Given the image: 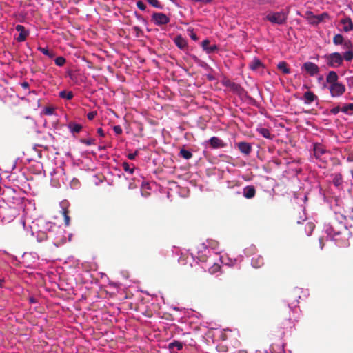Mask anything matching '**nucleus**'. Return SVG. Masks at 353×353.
<instances>
[{
    "instance_id": "nucleus-34",
    "label": "nucleus",
    "mask_w": 353,
    "mask_h": 353,
    "mask_svg": "<svg viewBox=\"0 0 353 353\" xmlns=\"http://www.w3.org/2000/svg\"><path fill=\"white\" fill-rule=\"evenodd\" d=\"M132 30L134 32L137 37H141L143 36V32L139 27L134 26Z\"/></svg>"
},
{
    "instance_id": "nucleus-21",
    "label": "nucleus",
    "mask_w": 353,
    "mask_h": 353,
    "mask_svg": "<svg viewBox=\"0 0 353 353\" xmlns=\"http://www.w3.org/2000/svg\"><path fill=\"white\" fill-rule=\"evenodd\" d=\"M70 132L73 134L79 133L82 130V125L74 122H70L68 125Z\"/></svg>"
},
{
    "instance_id": "nucleus-18",
    "label": "nucleus",
    "mask_w": 353,
    "mask_h": 353,
    "mask_svg": "<svg viewBox=\"0 0 353 353\" xmlns=\"http://www.w3.org/2000/svg\"><path fill=\"white\" fill-rule=\"evenodd\" d=\"M225 85L227 87L230 88L232 91L238 92V93L241 92V91L243 90V88H241V86L239 84L232 82V81H230L229 80H228L225 82Z\"/></svg>"
},
{
    "instance_id": "nucleus-47",
    "label": "nucleus",
    "mask_w": 353,
    "mask_h": 353,
    "mask_svg": "<svg viewBox=\"0 0 353 353\" xmlns=\"http://www.w3.org/2000/svg\"><path fill=\"white\" fill-rule=\"evenodd\" d=\"M52 112H53V109H52V108H46V109L45 110V113H46V114L50 115V114H52Z\"/></svg>"
},
{
    "instance_id": "nucleus-54",
    "label": "nucleus",
    "mask_w": 353,
    "mask_h": 353,
    "mask_svg": "<svg viewBox=\"0 0 353 353\" xmlns=\"http://www.w3.org/2000/svg\"><path fill=\"white\" fill-rule=\"evenodd\" d=\"M320 244H321V248L322 249L323 247V245L322 244V239H319Z\"/></svg>"
},
{
    "instance_id": "nucleus-8",
    "label": "nucleus",
    "mask_w": 353,
    "mask_h": 353,
    "mask_svg": "<svg viewBox=\"0 0 353 353\" xmlns=\"http://www.w3.org/2000/svg\"><path fill=\"white\" fill-rule=\"evenodd\" d=\"M15 29L17 31L19 32V35L15 38V39L18 42L24 41L29 35V32L26 30L23 26L19 24L16 26Z\"/></svg>"
},
{
    "instance_id": "nucleus-5",
    "label": "nucleus",
    "mask_w": 353,
    "mask_h": 353,
    "mask_svg": "<svg viewBox=\"0 0 353 353\" xmlns=\"http://www.w3.org/2000/svg\"><path fill=\"white\" fill-rule=\"evenodd\" d=\"M329 90L332 97H339L345 92V87L343 83L338 82L330 85Z\"/></svg>"
},
{
    "instance_id": "nucleus-11",
    "label": "nucleus",
    "mask_w": 353,
    "mask_h": 353,
    "mask_svg": "<svg viewBox=\"0 0 353 353\" xmlns=\"http://www.w3.org/2000/svg\"><path fill=\"white\" fill-rule=\"evenodd\" d=\"M237 147L239 151L245 155H248L250 154L252 151L251 145L245 141L239 142L237 143Z\"/></svg>"
},
{
    "instance_id": "nucleus-52",
    "label": "nucleus",
    "mask_w": 353,
    "mask_h": 353,
    "mask_svg": "<svg viewBox=\"0 0 353 353\" xmlns=\"http://www.w3.org/2000/svg\"><path fill=\"white\" fill-rule=\"evenodd\" d=\"M341 228H342V229H343L344 231H346V230H347V228H346L344 225H343V224H341Z\"/></svg>"
},
{
    "instance_id": "nucleus-16",
    "label": "nucleus",
    "mask_w": 353,
    "mask_h": 353,
    "mask_svg": "<svg viewBox=\"0 0 353 353\" xmlns=\"http://www.w3.org/2000/svg\"><path fill=\"white\" fill-rule=\"evenodd\" d=\"M252 265L255 268H259L264 265V259L261 256L257 255L252 259Z\"/></svg>"
},
{
    "instance_id": "nucleus-28",
    "label": "nucleus",
    "mask_w": 353,
    "mask_h": 353,
    "mask_svg": "<svg viewBox=\"0 0 353 353\" xmlns=\"http://www.w3.org/2000/svg\"><path fill=\"white\" fill-rule=\"evenodd\" d=\"M341 112L352 114L353 113V103H348L341 108Z\"/></svg>"
},
{
    "instance_id": "nucleus-53",
    "label": "nucleus",
    "mask_w": 353,
    "mask_h": 353,
    "mask_svg": "<svg viewBox=\"0 0 353 353\" xmlns=\"http://www.w3.org/2000/svg\"><path fill=\"white\" fill-rule=\"evenodd\" d=\"M3 281H4V280H3V279H0V287H1V288H2V287H3V285H2V283H3Z\"/></svg>"
},
{
    "instance_id": "nucleus-20",
    "label": "nucleus",
    "mask_w": 353,
    "mask_h": 353,
    "mask_svg": "<svg viewBox=\"0 0 353 353\" xmlns=\"http://www.w3.org/2000/svg\"><path fill=\"white\" fill-rule=\"evenodd\" d=\"M263 66L262 62L259 59H254L251 62L249 63V68L252 70H256L259 69L260 68H262Z\"/></svg>"
},
{
    "instance_id": "nucleus-49",
    "label": "nucleus",
    "mask_w": 353,
    "mask_h": 353,
    "mask_svg": "<svg viewBox=\"0 0 353 353\" xmlns=\"http://www.w3.org/2000/svg\"><path fill=\"white\" fill-rule=\"evenodd\" d=\"M340 179H337V178H335V179H334V184H335L336 185H339L341 183V182H340Z\"/></svg>"
},
{
    "instance_id": "nucleus-50",
    "label": "nucleus",
    "mask_w": 353,
    "mask_h": 353,
    "mask_svg": "<svg viewBox=\"0 0 353 353\" xmlns=\"http://www.w3.org/2000/svg\"><path fill=\"white\" fill-rule=\"evenodd\" d=\"M135 14L138 19H140V20L143 19V18L141 17V15L137 14V12H135Z\"/></svg>"
},
{
    "instance_id": "nucleus-39",
    "label": "nucleus",
    "mask_w": 353,
    "mask_h": 353,
    "mask_svg": "<svg viewBox=\"0 0 353 353\" xmlns=\"http://www.w3.org/2000/svg\"><path fill=\"white\" fill-rule=\"evenodd\" d=\"M113 130L117 134H121L123 132L122 128L120 125H114Z\"/></svg>"
},
{
    "instance_id": "nucleus-17",
    "label": "nucleus",
    "mask_w": 353,
    "mask_h": 353,
    "mask_svg": "<svg viewBox=\"0 0 353 353\" xmlns=\"http://www.w3.org/2000/svg\"><path fill=\"white\" fill-rule=\"evenodd\" d=\"M338 74L335 71H330L326 77V81L332 85L333 83H338Z\"/></svg>"
},
{
    "instance_id": "nucleus-27",
    "label": "nucleus",
    "mask_w": 353,
    "mask_h": 353,
    "mask_svg": "<svg viewBox=\"0 0 353 353\" xmlns=\"http://www.w3.org/2000/svg\"><path fill=\"white\" fill-rule=\"evenodd\" d=\"M179 156L186 160H188L192 157V154L191 152H190L184 148H182V149H181V150L179 152Z\"/></svg>"
},
{
    "instance_id": "nucleus-24",
    "label": "nucleus",
    "mask_w": 353,
    "mask_h": 353,
    "mask_svg": "<svg viewBox=\"0 0 353 353\" xmlns=\"http://www.w3.org/2000/svg\"><path fill=\"white\" fill-rule=\"evenodd\" d=\"M343 50H345L346 51L344 52L343 55L342 56L343 59L347 61H351L353 59L352 46L349 48H343Z\"/></svg>"
},
{
    "instance_id": "nucleus-9",
    "label": "nucleus",
    "mask_w": 353,
    "mask_h": 353,
    "mask_svg": "<svg viewBox=\"0 0 353 353\" xmlns=\"http://www.w3.org/2000/svg\"><path fill=\"white\" fill-rule=\"evenodd\" d=\"M307 14L310 15L309 17V21L312 24H319V23L324 21L325 19L328 18V14L323 12L319 15H314L312 12H307Z\"/></svg>"
},
{
    "instance_id": "nucleus-56",
    "label": "nucleus",
    "mask_w": 353,
    "mask_h": 353,
    "mask_svg": "<svg viewBox=\"0 0 353 353\" xmlns=\"http://www.w3.org/2000/svg\"><path fill=\"white\" fill-rule=\"evenodd\" d=\"M196 1H202L203 0H196Z\"/></svg>"
},
{
    "instance_id": "nucleus-36",
    "label": "nucleus",
    "mask_w": 353,
    "mask_h": 353,
    "mask_svg": "<svg viewBox=\"0 0 353 353\" xmlns=\"http://www.w3.org/2000/svg\"><path fill=\"white\" fill-rule=\"evenodd\" d=\"M151 6L157 8H161L162 6L158 0H146Z\"/></svg>"
},
{
    "instance_id": "nucleus-55",
    "label": "nucleus",
    "mask_w": 353,
    "mask_h": 353,
    "mask_svg": "<svg viewBox=\"0 0 353 353\" xmlns=\"http://www.w3.org/2000/svg\"><path fill=\"white\" fill-rule=\"evenodd\" d=\"M288 323H289L290 325H291V322H290V319H288Z\"/></svg>"
},
{
    "instance_id": "nucleus-33",
    "label": "nucleus",
    "mask_w": 353,
    "mask_h": 353,
    "mask_svg": "<svg viewBox=\"0 0 353 353\" xmlns=\"http://www.w3.org/2000/svg\"><path fill=\"white\" fill-rule=\"evenodd\" d=\"M54 62L57 66L61 67V66H63L65 63L66 60L63 57H58L55 59Z\"/></svg>"
},
{
    "instance_id": "nucleus-46",
    "label": "nucleus",
    "mask_w": 353,
    "mask_h": 353,
    "mask_svg": "<svg viewBox=\"0 0 353 353\" xmlns=\"http://www.w3.org/2000/svg\"><path fill=\"white\" fill-rule=\"evenodd\" d=\"M21 85L24 89H28L29 88V83L26 81L23 82Z\"/></svg>"
},
{
    "instance_id": "nucleus-51",
    "label": "nucleus",
    "mask_w": 353,
    "mask_h": 353,
    "mask_svg": "<svg viewBox=\"0 0 353 353\" xmlns=\"http://www.w3.org/2000/svg\"><path fill=\"white\" fill-rule=\"evenodd\" d=\"M307 225H308L309 228H310L311 230H313V228H314V225H313V223H307Z\"/></svg>"
},
{
    "instance_id": "nucleus-10",
    "label": "nucleus",
    "mask_w": 353,
    "mask_h": 353,
    "mask_svg": "<svg viewBox=\"0 0 353 353\" xmlns=\"http://www.w3.org/2000/svg\"><path fill=\"white\" fill-rule=\"evenodd\" d=\"M213 149L221 148L226 146L223 141L217 137H211L208 141Z\"/></svg>"
},
{
    "instance_id": "nucleus-7",
    "label": "nucleus",
    "mask_w": 353,
    "mask_h": 353,
    "mask_svg": "<svg viewBox=\"0 0 353 353\" xmlns=\"http://www.w3.org/2000/svg\"><path fill=\"white\" fill-rule=\"evenodd\" d=\"M302 69L304 70L308 74L313 77L319 72V66L312 62H305L302 66Z\"/></svg>"
},
{
    "instance_id": "nucleus-14",
    "label": "nucleus",
    "mask_w": 353,
    "mask_h": 353,
    "mask_svg": "<svg viewBox=\"0 0 353 353\" xmlns=\"http://www.w3.org/2000/svg\"><path fill=\"white\" fill-rule=\"evenodd\" d=\"M174 42L175 45L181 50H184L188 46L186 39H184L181 35H177L174 38Z\"/></svg>"
},
{
    "instance_id": "nucleus-35",
    "label": "nucleus",
    "mask_w": 353,
    "mask_h": 353,
    "mask_svg": "<svg viewBox=\"0 0 353 353\" xmlns=\"http://www.w3.org/2000/svg\"><path fill=\"white\" fill-rule=\"evenodd\" d=\"M80 142L83 144H85L87 145H91L94 144L95 139H81Z\"/></svg>"
},
{
    "instance_id": "nucleus-32",
    "label": "nucleus",
    "mask_w": 353,
    "mask_h": 353,
    "mask_svg": "<svg viewBox=\"0 0 353 353\" xmlns=\"http://www.w3.org/2000/svg\"><path fill=\"white\" fill-rule=\"evenodd\" d=\"M169 347L170 349L176 347L177 350H181L183 348V344L178 341H174L169 344Z\"/></svg>"
},
{
    "instance_id": "nucleus-15",
    "label": "nucleus",
    "mask_w": 353,
    "mask_h": 353,
    "mask_svg": "<svg viewBox=\"0 0 353 353\" xmlns=\"http://www.w3.org/2000/svg\"><path fill=\"white\" fill-rule=\"evenodd\" d=\"M341 23L343 24V31L348 32L353 29V23L350 18L343 19L341 20Z\"/></svg>"
},
{
    "instance_id": "nucleus-3",
    "label": "nucleus",
    "mask_w": 353,
    "mask_h": 353,
    "mask_svg": "<svg viewBox=\"0 0 353 353\" xmlns=\"http://www.w3.org/2000/svg\"><path fill=\"white\" fill-rule=\"evenodd\" d=\"M324 59L326 60V63L329 67L336 68L340 67L343 62L342 55L339 52H333L325 55Z\"/></svg>"
},
{
    "instance_id": "nucleus-41",
    "label": "nucleus",
    "mask_w": 353,
    "mask_h": 353,
    "mask_svg": "<svg viewBox=\"0 0 353 353\" xmlns=\"http://www.w3.org/2000/svg\"><path fill=\"white\" fill-rule=\"evenodd\" d=\"M97 115V112H94V111H92V112H89L88 114H87V118L89 119V120H92L95 116Z\"/></svg>"
},
{
    "instance_id": "nucleus-44",
    "label": "nucleus",
    "mask_w": 353,
    "mask_h": 353,
    "mask_svg": "<svg viewBox=\"0 0 353 353\" xmlns=\"http://www.w3.org/2000/svg\"><path fill=\"white\" fill-rule=\"evenodd\" d=\"M190 37L194 41L198 40V37H197L196 34L193 32V30L191 31V32L190 34Z\"/></svg>"
},
{
    "instance_id": "nucleus-26",
    "label": "nucleus",
    "mask_w": 353,
    "mask_h": 353,
    "mask_svg": "<svg viewBox=\"0 0 353 353\" xmlns=\"http://www.w3.org/2000/svg\"><path fill=\"white\" fill-rule=\"evenodd\" d=\"M59 97L62 99L70 100L73 98L74 94L71 91L63 90L59 92Z\"/></svg>"
},
{
    "instance_id": "nucleus-40",
    "label": "nucleus",
    "mask_w": 353,
    "mask_h": 353,
    "mask_svg": "<svg viewBox=\"0 0 353 353\" xmlns=\"http://www.w3.org/2000/svg\"><path fill=\"white\" fill-rule=\"evenodd\" d=\"M340 111H341V108L339 106L334 107L330 110V112L333 114H337Z\"/></svg>"
},
{
    "instance_id": "nucleus-38",
    "label": "nucleus",
    "mask_w": 353,
    "mask_h": 353,
    "mask_svg": "<svg viewBox=\"0 0 353 353\" xmlns=\"http://www.w3.org/2000/svg\"><path fill=\"white\" fill-rule=\"evenodd\" d=\"M137 6L139 8V9L143 11L145 10L146 9V6L142 1H138L137 2Z\"/></svg>"
},
{
    "instance_id": "nucleus-43",
    "label": "nucleus",
    "mask_w": 353,
    "mask_h": 353,
    "mask_svg": "<svg viewBox=\"0 0 353 353\" xmlns=\"http://www.w3.org/2000/svg\"><path fill=\"white\" fill-rule=\"evenodd\" d=\"M138 154V151H136L134 153H130L128 155V158L130 160H134L135 159V157L137 156Z\"/></svg>"
},
{
    "instance_id": "nucleus-12",
    "label": "nucleus",
    "mask_w": 353,
    "mask_h": 353,
    "mask_svg": "<svg viewBox=\"0 0 353 353\" xmlns=\"http://www.w3.org/2000/svg\"><path fill=\"white\" fill-rule=\"evenodd\" d=\"M243 194L246 199H252L256 194V189L253 185H248L243 188Z\"/></svg>"
},
{
    "instance_id": "nucleus-25",
    "label": "nucleus",
    "mask_w": 353,
    "mask_h": 353,
    "mask_svg": "<svg viewBox=\"0 0 353 353\" xmlns=\"http://www.w3.org/2000/svg\"><path fill=\"white\" fill-rule=\"evenodd\" d=\"M14 211L15 210H14V208H10V207L9 208H1L0 209V213L1 214H2L3 212H8L10 213V216L8 219H6V220L8 221H10V220H12L14 217Z\"/></svg>"
},
{
    "instance_id": "nucleus-30",
    "label": "nucleus",
    "mask_w": 353,
    "mask_h": 353,
    "mask_svg": "<svg viewBox=\"0 0 353 353\" xmlns=\"http://www.w3.org/2000/svg\"><path fill=\"white\" fill-rule=\"evenodd\" d=\"M221 270V266L218 263H214L210 268L208 269V272L211 274H214Z\"/></svg>"
},
{
    "instance_id": "nucleus-23",
    "label": "nucleus",
    "mask_w": 353,
    "mask_h": 353,
    "mask_svg": "<svg viewBox=\"0 0 353 353\" xmlns=\"http://www.w3.org/2000/svg\"><path fill=\"white\" fill-rule=\"evenodd\" d=\"M277 68L285 74L290 73V69L285 61H280L277 65Z\"/></svg>"
},
{
    "instance_id": "nucleus-37",
    "label": "nucleus",
    "mask_w": 353,
    "mask_h": 353,
    "mask_svg": "<svg viewBox=\"0 0 353 353\" xmlns=\"http://www.w3.org/2000/svg\"><path fill=\"white\" fill-rule=\"evenodd\" d=\"M64 222L66 226L70 225V218L68 215V212L66 210H63Z\"/></svg>"
},
{
    "instance_id": "nucleus-4",
    "label": "nucleus",
    "mask_w": 353,
    "mask_h": 353,
    "mask_svg": "<svg viewBox=\"0 0 353 353\" xmlns=\"http://www.w3.org/2000/svg\"><path fill=\"white\" fill-rule=\"evenodd\" d=\"M151 20L155 25L159 26L166 25L170 22V18L162 12H154Z\"/></svg>"
},
{
    "instance_id": "nucleus-19",
    "label": "nucleus",
    "mask_w": 353,
    "mask_h": 353,
    "mask_svg": "<svg viewBox=\"0 0 353 353\" xmlns=\"http://www.w3.org/2000/svg\"><path fill=\"white\" fill-rule=\"evenodd\" d=\"M305 103L306 104H310L312 102H313L314 100L317 99L318 97L316 95L314 94V92L311 91H307L304 93L303 95Z\"/></svg>"
},
{
    "instance_id": "nucleus-1",
    "label": "nucleus",
    "mask_w": 353,
    "mask_h": 353,
    "mask_svg": "<svg viewBox=\"0 0 353 353\" xmlns=\"http://www.w3.org/2000/svg\"><path fill=\"white\" fill-rule=\"evenodd\" d=\"M313 150L315 159L321 162L319 166L323 168H326L330 159V152L323 145L319 143H314Z\"/></svg>"
},
{
    "instance_id": "nucleus-29",
    "label": "nucleus",
    "mask_w": 353,
    "mask_h": 353,
    "mask_svg": "<svg viewBox=\"0 0 353 353\" xmlns=\"http://www.w3.org/2000/svg\"><path fill=\"white\" fill-rule=\"evenodd\" d=\"M38 50L42 52L43 54L48 56V57L50 58H53L54 57V53L53 51H50L49 50L48 48H42V47H39Z\"/></svg>"
},
{
    "instance_id": "nucleus-48",
    "label": "nucleus",
    "mask_w": 353,
    "mask_h": 353,
    "mask_svg": "<svg viewBox=\"0 0 353 353\" xmlns=\"http://www.w3.org/2000/svg\"><path fill=\"white\" fill-rule=\"evenodd\" d=\"M331 228H332L334 235H339V234H340L341 233V231H336V230H335L334 227H333V225L331 226Z\"/></svg>"
},
{
    "instance_id": "nucleus-13",
    "label": "nucleus",
    "mask_w": 353,
    "mask_h": 353,
    "mask_svg": "<svg viewBox=\"0 0 353 353\" xmlns=\"http://www.w3.org/2000/svg\"><path fill=\"white\" fill-rule=\"evenodd\" d=\"M210 41L208 39L203 40L201 43V46L203 50L206 51L207 53H212L218 50V47L216 45H209Z\"/></svg>"
},
{
    "instance_id": "nucleus-2",
    "label": "nucleus",
    "mask_w": 353,
    "mask_h": 353,
    "mask_svg": "<svg viewBox=\"0 0 353 353\" xmlns=\"http://www.w3.org/2000/svg\"><path fill=\"white\" fill-rule=\"evenodd\" d=\"M288 13L289 11L284 10L280 12H271L266 15L265 19L273 24L283 25L287 21Z\"/></svg>"
},
{
    "instance_id": "nucleus-31",
    "label": "nucleus",
    "mask_w": 353,
    "mask_h": 353,
    "mask_svg": "<svg viewBox=\"0 0 353 353\" xmlns=\"http://www.w3.org/2000/svg\"><path fill=\"white\" fill-rule=\"evenodd\" d=\"M122 168L126 172H129L132 174L134 171V167L130 168V164L128 162H123L122 163Z\"/></svg>"
},
{
    "instance_id": "nucleus-42",
    "label": "nucleus",
    "mask_w": 353,
    "mask_h": 353,
    "mask_svg": "<svg viewBox=\"0 0 353 353\" xmlns=\"http://www.w3.org/2000/svg\"><path fill=\"white\" fill-rule=\"evenodd\" d=\"M347 79V83L350 88H353V76L350 77L346 79Z\"/></svg>"
},
{
    "instance_id": "nucleus-45",
    "label": "nucleus",
    "mask_w": 353,
    "mask_h": 353,
    "mask_svg": "<svg viewBox=\"0 0 353 353\" xmlns=\"http://www.w3.org/2000/svg\"><path fill=\"white\" fill-rule=\"evenodd\" d=\"M97 133L99 134L100 137H103L105 136V133L101 128L97 129Z\"/></svg>"
},
{
    "instance_id": "nucleus-6",
    "label": "nucleus",
    "mask_w": 353,
    "mask_h": 353,
    "mask_svg": "<svg viewBox=\"0 0 353 353\" xmlns=\"http://www.w3.org/2000/svg\"><path fill=\"white\" fill-rule=\"evenodd\" d=\"M333 43L336 46L341 45L342 48H349L352 47V42L349 39H345L341 34H336L333 38Z\"/></svg>"
},
{
    "instance_id": "nucleus-22",
    "label": "nucleus",
    "mask_w": 353,
    "mask_h": 353,
    "mask_svg": "<svg viewBox=\"0 0 353 353\" xmlns=\"http://www.w3.org/2000/svg\"><path fill=\"white\" fill-rule=\"evenodd\" d=\"M257 132L261 134L264 138L268 139H272L274 138V135H272L270 130L268 128H259L257 129Z\"/></svg>"
}]
</instances>
